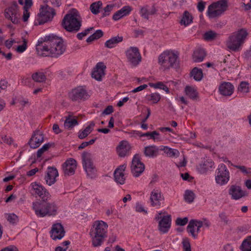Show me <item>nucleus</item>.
I'll use <instances>...</instances> for the list:
<instances>
[{"mask_svg":"<svg viewBox=\"0 0 251 251\" xmlns=\"http://www.w3.org/2000/svg\"><path fill=\"white\" fill-rule=\"evenodd\" d=\"M65 49L62 39L53 34L45 36L43 42H38L36 45L37 53L42 56L58 57Z\"/></svg>","mask_w":251,"mask_h":251,"instance_id":"1","label":"nucleus"},{"mask_svg":"<svg viewBox=\"0 0 251 251\" xmlns=\"http://www.w3.org/2000/svg\"><path fill=\"white\" fill-rule=\"evenodd\" d=\"M107 227V224L103 221L95 222L90 232L94 247H99L102 244L104 238L106 237Z\"/></svg>","mask_w":251,"mask_h":251,"instance_id":"2","label":"nucleus"},{"mask_svg":"<svg viewBox=\"0 0 251 251\" xmlns=\"http://www.w3.org/2000/svg\"><path fill=\"white\" fill-rule=\"evenodd\" d=\"M61 25L69 32H77L81 25V21L78 12L73 9L64 17Z\"/></svg>","mask_w":251,"mask_h":251,"instance_id":"3","label":"nucleus"},{"mask_svg":"<svg viewBox=\"0 0 251 251\" xmlns=\"http://www.w3.org/2000/svg\"><path fill=\"white\" fill-rule=\"evenodd\" d=\"M32 207L38 217L54 216L57 213L58 207L54 202H34Z\"/></svg>","mask_w":251,"mask_h":251,"instance_id":"4","label":"nucleus"},{"mask_svg":"<svg viewBox=\"0 0 251 251\" xmlns=\"http://www.w3.org/2000/svg\"><path fill=\"white\" fill-rule=\"evenodd\" d=\"M248 33L245 28L234 32L229 36L226 42V47L232 51H237L244 43Z\"/></svg>","mask_w":251,"mask_h":251,"instance_id":"5","label":"nucleus"},{"mask_svg":"<svg viewBox=\"0 0 251 251\" xmlns=\"http://www.w3.org/2000/svg\"><path fill=\"white\" fill-rule=\"evenodd\" d=\"M158 63L164 69H176L178 66V56L172 51H164L158 57Z\"/></svg>","mask_w":251,"mask_h":251,"instance_id":"6","label":"nucleus"},{"mask_svg":"<svg viewBox=\"0 0 251 251\" xmlns=\"http://www.w3.org/2000/svg\"><path fill=\"white\" fill-rule=\"evenodd\" d=\"M82 166L87 175L91 178L96 176V168L92 160V154L88 152L84 151L82 154Z\"/></svg>","mask_w":251,"mask_h":251,"instance_id":"7","label":"nucleus"},{"mask_svg":"<svg viewBox=\"0 0 251 251\" xmlns=\"http://www.w3.org/2000/svg\"><path fill=\"white\" fill-rule=\"evenodd\" d=\"M55 15L54 9L49 5H46L40 8L37 20L39 25H42L52 20Z\"/></svg>","mask_w":251,"mask_h":251,"instance_id":"8","label":"nucleus"},{"mask_svg":"<svg viewBox=\"0 0 251 251\" xmlns=\"http://www.w3.org/2000/svg\"><path fill=\"white\" fill-rule=\"evenodd\" d=\"M217 176L215 177L216 183L220 185L226 184L229 179V172L226 166L221 164L219 165L217 169Z\"/></svg>","mask_w":251,"mask_h":251,"instance_id":"9","label":"nucleus"},{"mask_svg":"<svg viewBox=\"0 0 251 251\" xmlns=\"http://www.w3.org/2000/svg\"><path fill=\"white\" fill-rule=\"evenodd\" d=\"M18 7L17 3L14 2L9 7L5 10V18L10 20L14 24L18 23L20 18Z\"/></svg>","mask_w":251,"mask_h":251,"instance_id":"10","label":"nucleus"},{"mask_svg":"<svg viewBox=\"0 0 251 251\" xmlns=\"http://www.w3.org/2000/svg\"><path fill=\"white\" fill-rule=\"evenodd\" d=\"M69 97L73 101H84L89 98L86 90L82 87H78L73 89L69 93Z\"/></svg>","mask_w":251,"mask_h":251,"instance_id":"11","label":"nucleus"},{"mask_svg":"<svg viewBox=\"0 0 251 251\" xmlns=\"http://www.w3.org/2000/svg\"><path fill=\"white\" fill-rule=\"evenodd\" d=\"M145 170V165L141 162L139 154H136L132 160L131 165V173L133 176H139Z\"/></svg>","mask_w":251,"mask_h":251,"instance_id":"12","label":"nucleus"},{"mask_svg":"<svg viewBox=\"0 0 251 251\" xmlns=\"http://www.w3.org/2000/svg\"><path fill=\"white\" fill-rule=\"evenodd\" d=\"M128 61L133 66H136L141 61V56L136 47H130L126 52Z\"/></svg>","mask_w":251,"mask_h":251,"instance_id":"13","label":"nucleus"},{"mask_svg":"<svg viewBox=\"0 0 251 251\" xmlns=\"http://www.w3.org/2000/svg\"><path fill=\"white\" fill-rule=\"evenodd\" d=\"M50 237L53 240H61L65 235L64 226L61 223L54 224L50 232Z\"/></svg>","mask_w":251,"mask_h":251,"instance_id":"14","label":"nucleus"},{"mask_svg":"<svg viewBox=\"0 0 251 251\" xmlns=\"http://www.w3.org/2000/svg\"><path fill=\"white\" fill-rule=\"evenodd\" d=\"M172 223L171 216L167 215L163 216L158 222V229L161 234L168 232Z\"/></svg>","mask_w":251,"mask_h":251,"instance_id":"15","label":"nucleus"},{"mask_svg":"<svg viewBox=\"0 0 251 251\" xmlns=\"http://www.w3.org/2000/svg\"><path fill=\"white\" fill-rule=\"evenodd\" d=\"M202 226L201 221L191 220L187 226V231L194 239H196L198 237V233L200 231V228Z\"/></svg>","mask_w":251,"mask_h":251,"instance_id":"16","label":"nucleus"},{"mask_svg":"<svg viewBox=\"0 0 251 251\" xmlns=\"http://www.w3.org/2000/svg\"><path fill=\"white\" fill-rule=\"evenodd\" d=\"M76 168V161L73 158L67 159L62 165V169L65 176H71L75 174Z\"/></svg>","mask_w":251,"mask_h":251,"instance_id":"17","label":"nucleus"},{"mask_svg":"<svg viewBox=\"0 0 251 251\" xmlns=\"http://www.w3.org/2000/svg\"><path fill=\"white\" fill-rule=\"evenodd\" d=\"M228 193L231 196V198L235 200H239L247 196L248 195V193L243 191L240 186L236 185H232L230 187Z\"/></svg>","mask_w":251,"mask_h":251,"instance_id":"18","label":"nucleus"},{"mask_svg":"<svg viewBox=\"0 0 251 251\" xmlns=\"http://www.w3.org/2000/svg\"><path fill=\"white\" fill-rule=\"evenodd\" d=\"M44 141V135L40 131L34 132L28 144L30 148L36 149L39 147Z\"/></svg>","mask_w":251,"mask_h":251,"instance_id":"19","label":"nucleus"},{"mask_svg":"<svg viewBox=\"0 0 251 251\" xmlns=\"http://www.w3.org/2000/svg\"><path fill=\"white\" fill-rule=\"evenodd\" d=\"M58 175V171L56 168L49 167L47 168L46 175L45 176L46 183L49 186L53 184L56 182V177H57Z\"/></svg>","mask_w":251,"mask_h":251,"instance_id":"20","label":"nucleus"},{"mask_svg":"<svg viewBox=\"0 0 251 251\" xmlns=\"http://www.w3.org/2000/svg\"><path fill=\"white\" fill-rule=\"evenodd\" d=\"M106 66L102 62L97 64L92 73V77L98 81H101L102 77L104 75V70Z\"/></svg>","mask_w":251,"mask_h":251,"instance_id":"21","label":"nucleus"},{"mask_svg":"<svg viewBox=\"0 0 251 251\" xmlns=\"http://www.w3.org/2000/svg\"><path fill=\"white\" fill-rule=\"evenodd\" d=\"M126 166L122 165L118 167L114 171V177L115 181L120 184H124L125 182L126 177H125L124 172Z\"/></svg>","mask_w":251,"mask_h":251,"instance_id":"22","label":"nucleus"},{"mask_svg":"<svg viewBox=\"0 0 251 251\" xmlns=\"http://www.w3.org/2000/svg\"><path fill=\"white\" fill-rule=\"evenodd\" d=\"M234 87L230 82H223L219 87V91L223 96H230L234 92Z\"/></svg>","mask_w":251,"mask_h":251,"instance_id":"23","label":"nucleus"},{"mask_svg":"<svg viewBox=\"0 0 251 251\" xmlns=\"http://www.w3.org/2000/svg\"><path fill=\"white\" fill-rule=\"evenodd\" d=\"M130 149L131 147L126 141H122L117 147V151L120 157H125L128 154Z\"/></svg>","mask_w":251,"mask_h":251,"instance_id":"24","label":"nucleus"},{"mask_svg":"<svg viewBox=\"0 0 251 251\" xmlns=\"http://www.w3.org/2000/svg\"><path fill=\"white\" fill-rule=\"evenodd\" d=\"M164 200L161 193L157 190H153L151 194L150 201L152 206H160L161 201Z\"/></svg>","mask_w":251,"mask_h":251,"instance_id":"25","label":"nucleus"},{"mask_svg":"<svg viewBox=\"0 0 251 251\" xmlns=\"http://www.w3.org/2000/svg\"><path fill=\"white\" fill-rule=\"evenodd\" d=\"M132 8L129 6H125L120 10L117 11L113 15L112 19L114 21H117L123 18L124 16L128 15L131 12Z\"/></svg>","mask_w":251,"mask_h":251,"instance_id":"26","label":"nucleus"},{"mask_svg":"<svg viewBox=\"0 0 251 251\" xmlns=\"http://www.w3.org/2000/svg\"><path fill=\"white\" fill-rule=\"evenodd\" d=\"M159 149L155 146H149L145 147L144 153L149 157H156L159 153Z\"/></svg>","mask_w":251,"mask_h":251,"instance_id":"27","label":"nucleus"},{"mask_svg":"<svg viewBox=\"0 0 251 251\" xmlns=\"http://www.w3.org/2000/svg\"><path fill=\"white\" fill-rule=\"evenodd\" d=\"M140 12L141 16L148 20L149 16L154 14L156 12V10L153 6L151 7H150L149 6H146L141 7Z\"/></svg>","mask_w":251,"mask_h":251,"instance_id":"28","label":"nucleus"},{"mask_svg":"<svg viewBox=\"0 0 251 251\" xmlns=\"http://www.w3.org/2000/svg\"><path fill=\"white\" fill-rule=\"evenodd\" d=\"M205 56V50L202 49H198L194 51L193 54V59L195 62H201L203 60Z\"/></svg>","mask_w":251,"mask_h":251,"instance_id":"29","label":"nucleus"},{"mask_svg":"<svg viewBox=\"0 0 251 251\" xmlns=\"http://www.w3.org/2000/svg\"><path fill=\"white\" fill-rule=\"evenodd\" d=\"M123 40V37L122 36H115L106 41L104 44V46L107 48L112 49L116 47V46L118 43L121 42Z\"/></svg>","mask_w":251,"mask_h":251,"instance_id":"30","label":"nucleus"},{"mask_svg":"<svg viewBox=\"0 0 251 251\" xmlns=\"http://www.w3.org/2000/svg\"><path fill=\"white\" fill-rule=\"evenodd\" d=\"M95 126V123L93 121L91 122L89 125L88 126L83 130L79 131L78 137L80 139H83L86 137L93 131Z\"/></svg>","mask_w":251,"mask_h":251,"instance_id":"31","label":"nucleus"},{"mask_svg":"<svg viewBox=\"0 0 251 251\" xmlns=\"http://www.w3.org/2000/svg\"><path fill=\"white\" fill-rule=\"evenodd\" d=\"M212 7L216 8V9H220V10H223V13L227 8V1L226 0H220L209 5V9Z\"/></svg>","mask_w":251,"mask_h":251,"instance_id":"32","label":"nucleus"},{"mask_svg":"<svg viewBox=\"0 0 251 251\" xmlns=\"http://www.w3.org/2000/svg\"><path fill=\"white\" fill-rule=\"evenodd\" d=\"M214 165V162L211 160H206L202 164L199 165V170L201 173H204L211 169Z\"/></svg>","mask_w":251,"mask_h":251,"instance_id":"33","label":"nucleus"},{"mask_svg":"<svg viewBox=\"0 0 251 251\" xmlns=\"http://www.w3.org/2000/svg\"><path fill=\"white\" fill-rule=\"evenodd\" d=\"M192 22L193 17L192 15L188 11H185L180 21V25L187 26Z\"/></svg>","mask_w":251,"mask_h":251,"instance_id":"34","label":"nucleus"},{"mask_svg":"<svg viewBox=\"0 0 251 251\" xmlns=\"http://www.w3.org/2000/svg\"><path fill=\"white\" fill-rule=\"evenodd\" d=\"M137 134L140 137H149L150 139H152L154 141L156 140L157 141H160L161 140V139L159 136V133L156 131H153L152 132H147L145 133H142L141 132H139Z\"/></svg>","mask_w":251,"mask_h":251,"instance_id":"35","label":"nucleus"},{"mask_svg":"<svg viewBox=\"0 0 251 251\" xmlns=\"http://www.w3.org/2000/svg\"><path fill=\"white\" fill-rule=\"evenodd\" d=\"M77 125L78 122L76 119H71L70 115L66 117L64 123V126L66 128L70 130Z\"/></svg>","mask_w":251,"mask_h":251,"instance_id":"36","label":"nucleus"},{"mask_svg":"<svg viewBox=\"0 0 251 251\" xmlns=\"http://www.w3.org/2000/svg\"><path fill=\"white\" fill-rule=\"evenodd\" d=\"M190 75L196 81H200L203 77L202 71L201 69L195 67L190 73Z\"/></svg>","mask_w":251,"mask_h":251,"instance_id":"37","label":"nucleus"},{"mask_svg":"<svg viewBox=\"0 0 251 251\" xmlns=\"http://www.w3.org/2000/svg\"><path fill=\"white\" fill-rule=\"evenodd\" d=\"M31 186L35 192V193L38 196L42 195L43 193H46L48 190L41 185L37 182L32 183Z\"/></svg>","mask_w":251,"mask_h":251,"instance_id":"38","label":"nucleus"},{"mask_svg":"<svg viewBox=\"0 0 251 251\" xmlns=\"http://www.w3.org/2000/svg\"><path fill=\"white\" fill-rule=\"evenodd\" d=\"M223 14V10L216 9L212 7L209 9V6L208 7L207 14L209 18H214L221 16Z\"/></svg>","mask_w":251,"mask_h":251,"instance_id":"39","label":"nucleus"},{"mask_svg":"<svg viewBox=\"0 0 251 251\" xmlns=\"http://www.w3.org/2000/svg\"><path fill=\"white\" fill-rule=\"evenodd\" d=\"M240 249L242 251H251V236H248L243 241Z\"/></svg>","mask_w":251,"mask_h":251,"instance_id":"40","label":"nucleus"},{"mask_svg":"<svg viewBox=\"0 0 251 251\" xmlns=\"http://www.w3.org/2000/svg\"><path fill=\"white\" fill-rule=\"evenodd\" d=\"M185 91L186 94L192 100H196L198 98L197 92L191 86H187L185 87Z\"/></svg>","mask_w":251,"mask_h":251,"instance_id":"41","label":"nucleus"},{"mask_svg":"<svg viewBox=\"0 0 251 251\" xmlns=\"http://www.w3.org/2000/svg\"><path fill=\"white\" fill-rule=\"evenodd\" d=\"M102 3L101 1H98L92 3L90 6V9L91 12L97 15L100 12V9L101 7Z\"/></svg>","mask_w":251,"mask_h":251,"instance_id":"42","label":"nucleus"},{"mask_svg":"<svg viewBox=\"0 0 251 251\" xmlns=\"http://www.w3.org/2000/svg\"><path fill=\"white\" fill-rule=\"evenodd\" d=\"M146 98L147 100L151 101L152 103H156L160 100L161 96L158 93H153L147 95Z\"/></svg>","mask_w":251,"mask_h":251,"instance_id":"43","label":"nucleus"},{"mask_svg":"<svg viewBox=\"0 0 251 251\" xmlns=\"http://www.w3.org/2000/svg\"><path fill=\"white\" fill-rule=\"evenodd\" d=\"M32 79L36 82H42L45 81L46 77L43 73L36 72L32 74Z\"/></svg>","mask_w":251,"mask_h":251,"instance_id":"44","label":"nucleus"},{"mask_svg":"<svg viewBox=\"0 0 251 251\" xmlns=\"http://www.w3.org/2000/svg\"><path fill=\"white\" fill-rule=\"evenodd\" d=\"M195 197V195L192 191L189 190L185 191L184 199L186 202L188 203L192 202L194 200Z\"/></svg>","mask_w":251,"mask_h":251,"instance_id":"45","label":"nucleus"},{"mask_svg":"<svg viewBox=\"0 0 251 251\" xmlns=\"http://www.w3.org/2000/svg\"><path fill=\"white\" fill-rule=\"evenodd\" d=\"M218 34L212 30L207 31L204 34L203 38L206 41H212L215 39Z\"/></svg>","mask_w":251,"mask_h":251,"instance_id":"46","label":"nucleus"},{"mask_svg":"<svg viewBox=\"0 0 251 251\" xmlns=\"http://www.w3.org/2000/svg\"><path fill=\"white\" fill-rule=\"evenodd\" d=\"M161 150H164L165 152L170 156H178L179 152L177 150L172 149L167 147H161L160 149Z\"/></svg>","mask_w":251,"mask_h":251,"instance_id":"47","label":"nucleus"},{"mask_svg":"<svg viewBox=\"0 0 251 251\" xmlns=\"http://www.w3.org/2000/svg\"><path fill=\"white\" fill-rule=\"evenodd\" d=\"M54 143H48L47 144H44L43 147L39 149L37 152V157L38 158L40 157L42 154L47 151L52 146H54Z\"/></svg>","mask_w":251,"mask_h":251,"instance_id":"48","label":"nucleus"},{"mask_svg":"<svg viewBox=\"0 0 251 251\" xmlns=\"http://www.w3.org/2000/svg\"><path fill=\"white\" fill-rule=\"evenodd\" d=\"M238 91L243 93H247L249 92V83L246 81L241 82L238 86Z\"/></svg>","mask_w":251,"mask_h":251,"instance_id":"49","label":"nucleus"},{"mask_svg":"<svg viewBox=\"0 0 251 251\" xmlns=\"http://www.w3.org/2000/svg\"><path fill=\"white\" fill-rule=\"evenodd\" d=\"M151 86L155 88H159L162 89L166 92L167 93H169V89L168 87L165 85L162 82H159L156 83L152 84L151 85Z\"/></svg>","mask_w":251,"mask_h":251,"instance_id":"50","label":"nucleus"},{"mask_svg":"<svg viewBox=\"0 0 251 251\" xmlns=\"http://www.w3.org/2000/svg\"><path fill=\"white\" fill-rule=\"evenodd\" d=\"M183 251H191L190 241L188 238H184L182 241Z\"/></svg>","mask_w":251,"mask_h":251,"instance_id":"51","label":"nucleus"},{"mask_svg":"<svg viewBox=\"0 0 251 251\" xmlns=\"http://www.w3.org/2000/svg\"><path fill=\"white\" fill-rule=\"evenodd\" d=\"M234 167L237 169H239L241 172H242L245 175H250L251 174V168H247L245 166H240V165H234Z\"/></svg>","mask_w":251,"mask_h":251,"instance_id":"52","label":"nucleus"},{"mask_svg":"<svg viewBox=\"0 0 251 251\" xmlns=\"http://www.w3.org/2000/svg\"><path fill=\"white\" fill-rule=\"evenodd\" d=\"M23 43L22 45L18 46L16 51L19 53H22L26 50L27 48V41L25 39H23Z\"/></svg>","mask_w":251,"mask_h":251,"instance_id":"53","label":"nucleus"},{"mask_svg":"<svg viewBox=\"0 0 251 251\" xmlns=\"http://www.w3.org/2000/svg\"><path fill=\"white\" fill-rule=\"evenodd\" d=\"M114 5L113 4H108L103 9L104 12L102 13V17H104L110 14Z\"/></svg>","mask_w":251,"mask_h":251,"instance_id":"54","label":"nucleus"},{"mask_svg":"<svg viewBox=\"0 0 251 251\" xmlns=\"http://www.w3.org/2000/svg\"><path fill=\"white\" fill-rule=\"evenodd\" d=\"M39 197L41 199V201L40 202L48 201L51 198V196L48 191H47L46 193H43L42 195H39Z\"/></svg>","mask_w":251,"mask_h":251,"instance_id":"55","label":"nucleus"},{"mask_svg":"<svg viewBox=\"0 0 251 251\" xmlns=\"http://www.w3.org/2000/svg\"><path fill=\"white\" fill-rule=\"evenodd\" d=\"M188 222V219L187 217H184L183 218H177L176 221V225L180 226H183L185 225Z\"/></svg>","mask_w":251,"mask_h":251,"instance_id":"56","label":"nucleus"},{"mask_svg":"<svg viewBox=\"0 0 251 251\" xmlns=\"http://www.w3.org/2000/svg\"><path fill=\"white\" fill-rule=\"evenodd\" d=\"M8 222L12 224L16 223L18 220V216L14 213L9 214L7 217Z\"/></svg>","mask_w":251,"mask_h":251,"instance_id":"57","label":"nucleus"},{"mask_svg":"<svg viewBox=\"0 0 251 251\" xmlns=\"http://www.w3.org/2000/svg\"><path fill=\"white\" fill-rule=\"evenodd\" d=\"M46 1L54 7H59L61 4V0H47Z\"/></svg>","mask_w":251,"mask_h":251,"instance_id":"58","label":"nucleus"},{"mask_svg":"<svg viewBox=\"0 0 251 251\" xmlns=\"http://www.w3.org/2000/svg\"><path fill=\"white\" fill-rule=\"evenodd\" d=\"M219 217L222 222H224L226 225L228 224L229 221L227 216L226 215L225 212H221L219 214Z\"/></svg>","mask_w":251,"mask_h":251,"instance_id":"59","label":"nucleus"},{"mask_svg":"<svg viewBox=\"0 0 251 251\" xmlns=\"http://www.w3.org/2000/svg\"><path fill=\"white\" fill-rule=\"evenodd\" d=\"M24 15H23V21L26 22L28 20L29 17V12H28V9L26 8V6H24Z\"/></svg>","mask_w":251,"mask_h":251,"instance_id":"60","label":"nucleus"},{"mask_svg":"<svg viewBox=\"0 0 251 251\" xmlns=\"http://www.w3.org/2000/svg\"><path fill=\"white\" fill-rule=\"evenodd\" d=\"M113 112V108L112 105H108L103 110L102 113V115H109Z\"/></svg>","mask_w":251,"mask_h":251,"instance_id":"61","label":"nucleus"},{"mask_svg":"<svg viewBox=\"0 0 251 251\" xmlns=\"http://www.w3.org/2000/svg\"><path fill=\"white\" fill-rule=\"evenodd\" d=\"M103 35V32L100 30L98 29L96 31V32L93 34V36L96 38V40L99 39Z\"/></svg>","mask_w":251,"mask_h":251,"instance_id":"62","label":"nucleus"},{"mask_svg":"<svg viewBox=\"0 0 251 251\" xmlns=\"http://www.w3.org/2000/svg\"><path fill=\"white\" fill-rule=\"evenodd\" d=\"M147 86H148L147 84H143V85H140L139 87H137V88L132 90L131 91V92L133 93H135L137 92L141 91L144 90V89L146 88L147 87Z\"/></svg>","mask_w":251,"mask_h":251,"instance_id":"63","label":"nucleus"},{"mask_svg":"<svg viewBox=\"0 0 251 251\" xmlns=\"http://www.w3.org/2000/svg\"><path fill=\"white\" fill-rule=\"evenodd\" d=\"M205 3H206L205 2H203L202 1H201L200 2H199L198 3V9L200 12H201L204 10V9L205 8Z\"/></svg>","mask_w":251,"mask_h":251,"instance_id":"64","label":"nucleus"}]
</instances>
